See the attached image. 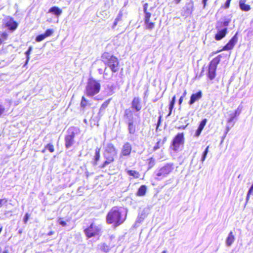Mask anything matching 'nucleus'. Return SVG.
<instances>
[{"label": "nucleus", "mask_w": 253, "mask_h": 253, "mask_svg": "<svg viewBox=\"0 0 253 253\" xmlns=\"http://www.w3.org/2000/svg\"><path fill=\"white\" fill-rule=\"evenodd\" d=\"M127 213L122 207H112L107 213L106 221L108 224H112L114 228L122 225L126 221Z\"/></svg>", "instance_id": "obj_1"}, {"label": "nucleus", "mask_w": 253, "mask_h": 253, "mask_svg": "<svg viewBox=\"0 0 253 253\" xmlns=\"http://www.w3.org/2000/svg\"><path fill=\"white\" fill-rule=\"evenodd\" d=\"M101 58L102 61L113 73H116L119 71L120 61L116 56L111 55L109 52H104L101 54Z\"/></svg>", "instance_id": "obj_2"}, {"label": "nucleus", "mask_w": 253, "mask_h": 253, "mask_svg": "<svg viewBox=\"0 0 253 253\" xmlns=\"http://www.w3.org/2000/svg\"><path fill=\"white\" fill-rule=\"evenodd\" d=\"M117 154V150L114 145L112 143H108L104 153L105 161L99 166V168L103 169L108 165L114 162Z\"/></svg>", "instance_id": "obj_3"}, {"label": "nucleus", "mask_w": 253, "mask_h": 253, "mask_svg": "<svg viewBox=\"0 0 253 253\" xmlns=\"http://www.w3.org/2000/svg\"><path fill=\"white\" fill-rule=\"evenodd\" d=\"M101 89V84L97 80L90 78L88 80L84 93L88 97H92L98 94Z\"/></svg>", "instance_id": "obj_4"}, {"label": "nucleus", "mask_w": 253, "mask_h": 253, "mask_svg": "<svg viewBox=\"0 0 253 253\" xmlns=\"http://www.w3.org/2000/svg\"><path fill=\"white\" fill-rule=\"evenodd\" d=\"M143 6V11L144 13V21L145 24V28L148 30H152L154 28L155 26V22L154 21L156 20L157 18H154V20L151 19L152 14L150 11L152 9V8L151 7V8L148 9L149 4L148 3H144Z\"/></svg>", "instance_id": "obj_5"}, {"label": "nucleus", "mask_w": 253, "mask_h": 253, "mask_svg": "<svg viewBox=\"0 0 253 253\" xmlns=\"http://www.w3.org/2000/svg\"><path fill=\"white\" fill-rule=\"evenodd\" d=\"M222 55L219 54L213 58L210 62L208 67L207 76L210 80H213L216 76V69L218 64L220 62Z\"/></svg>", "instance_id": "obj_6"}, {"label": "nucleus", "mask_w": 253, "mask_h": 253, "mask_svg": "<svg viewBox=\"0 0 253 253\" xmlns=\"http://www.w3.org/2000/svg\"><path fill=\"white\" fill-rule=\"evenodd\" d=\"M84 232L87 238H91L100 236L101 229L98 225L92 222L84 229Z\"/></svg>", "instance_id": "obj_7"}, {"label": "nucleus", "mask_w": 253, "mask_h": 253, "mask_svg": "<svg viewBox=\"0 0 253 253\" xmlns=\"http://www.w3.org/2000/svg\"><path fill=\"white\" fill-rule=\"evenodd\" d=\"M185 142L184 132L178 133L173 138L170 148L174 152L179 150L180 147L183 146Z\"/></svg>", "instance_id": "obj_8"}, {"label": "nucleus", "mask_w": 253, "mask_h": 253, "mask_svg": "<svg viewBox=\"0 0 253 253\" xmlns=\"http://www.w3.org/2000/svg\"><path fill=\"white\" fill-rule=\"evenodd\" d=\"M133 112L131 110L126 109L125 111L124 117L128 120V129L129 133L133 134L136 131V125L132 120Z\"/></svg>", "instance_id": "obj_9"}, {"label": "nucleus", "mask_w": 253, "mask_h": 253, "mask_svg": "<svg viewBox=\"0 0 253 253\" xmlns=\"http://www.w3.org/2000/svg\"><path fill=\"white\" fill-rule=\"evenodd\" d=\"M2 25L9 32H13L17 29L19 23L13 17L7 16L3 20Z\"/></svg>", "instance_id": "obj_10"}, {"label": "nucleus", "mask_w": 253, "mask_h": 253, "mask_svg": "<svg viewBox=\"0 0 253 253\" xmlns=\"http://www.w3.org/2000/svg\"><path fill=\"white\" fill-rule=\"evenodd\" d=\"M173 164L168 163L161 168L156 174L157 176L161 177H166L174 170Z\"/></svg>", "instance_id": "obj_11"}, {"label": "nucleus", "mask_w": 253, "mask_h": 253, "mask_svg": "<svg viewBox=\"0 0 253 253\" xmlns=\"http://www.w3.org/2000/svg\"><path fill=\"white\" fill-rule=\"evenodd\" d=\"M238 33H237L227 43L226 45H225L222 49L218 50L216 51H214L212 52L211 55H213L215 54H217L221 51H225V50H229L232 49L235 45L238 42Z\"/></svg>", "instance_id": "obj_12"}, {"label": "nucleus", "mask_w": 253, "mask_h": 253, "mask_svg": "<svg viewBox=\"0 0 253 253\" xmlns=\"http://www.w3.org/2000/svg\"><path fill=\"white\" fill-rule=\"evenodd\" d=\"M131 144L128 142L124 143L121 149L120 156L121 157L129 156L132 152Z\"/></svg>", "instance_id": "obj_13"}, {"label": "nucleus", "mask_w": 253, "mask_h": 253, "mask_svg": "<svg viewBox=\"0 0 253 253\" xmlns=\"http://www.w3.org/2000/svg\"><path fill=\"white\" fill-rule=\"evenodd\" d=\"M75 135V132L72 131L70 132L68 134L65 136V147L66 148L68 149L73 145L74 143V138Z\"/></svg>", "instance_id": "obj_14"}, {"label": "nucleus", "mask_w": 253, "mask_h": 253, "mask_svg": "<svg viewBox=\"0 0 253 253\" xmlns=\"http://www.w3.org/2000/svg\"><path fill=\"white\" fill-rule=\"evenodd\" d=\"M131 108L136 112H139L142 108L141 99L139 97H134L131 102Z\"/></svg>", "instance_id": "obj_15"}, {"label": "nucleus", "mask_w": 253, "mask_h": 253, "mask_svg": "<svg viewBox=\"0 0 253 253\" xmlns=\"http://www.w3.org/2000/svg\"><path fill=\"white\" fill-rule=\"evenodd\" d=\"M203 96L202 90H199L196 93H192L190 96L188 104L190 105L193 104L196 101H199Z\"/></svg>", "instance_id": "obj_16"}, {"label": "nucleus", "mask_w": 253, "mask_h": 253, "mask_svg": "<svg viewBox=\"0 0 253 253\" xmlns=\"http://www.w3.org/2000/svg\"><path fill=\"white\" fill-rule=\"evenodd\" d=\"M101 148L99 147L96 148L95 149V155L92 159V164L96 166L98 164V162L101 158Z\"/></svg>", "instance_id": "obj_17"}, {"label": "nucleus", "mask_w": 253, "mask_h": 253, "mask_svg": "<svg viewBox=\"0 0 253 253\" xmlns=\"http://www.w3.org/2000/svg\"><path fill=\"white\" fill-rule=\"evenodd\" d=\"M241 108L238 107L237 109L233 112L231 113L229 115V118L227 122L228 123H232L236 118L241 114Z\"/></svg>", "instance_id": "obj_18"}, {"label": "nucleus", "mask_w": 253, "mask_h": 253, "mask_svg": "<svg viewBox=\"0 0 253 253\" xmlns=\"http://www.w3.org/2000/svg\"><path fill=\"white\" fill-rule=\"evenodd\" d=\"M217 30L218 32L215 35L214 38L216 41H220L225 37L228 32V29L227 28H224L222 30Z\"/></svg>", "instance_id": "obj_19"}, {"label": "nucleus", "mask_w": 253, "mask_h": 253, "mask_svg": "<svg viewBox=\"0 0 253 253\" xmlns=\"http://www.w3.org/2000/svg\"><path fill=\"white\" fill-rule=\"evenodd\" d=\"M239 7L243 11H249L251 9V6L250 4L246 3V0H239Z\"/></svg>", "instance_id": "obj_20"}, {"label": "nucleus", "mask_w": 253, "mask_h": 253, "mask_svg": "<svg viewBox=\"0 0 253 253\" xmlns=\"http://www.w3.org/2000/svg\"><path fill=\"white\" fill-rule=\"evenodd\" d=\"M167 136H165L162 139L158 140L156 145L153 147V151H155L163 146L165 143L167 142Z\"/></svg>", "instance_id": "obj_21"}, {"label": "nucleus", "mask_w": 253, "mask_h": 253, "mask_svg": "<svg viewBox=\"0 0 253 253\" xmlns=\"http://www.w3.org/2000/svg\"><path fill=\"white\" fill-rule=\"evenodd\" d=\"M91 103L84 96H83L81 98L80 106L83 109H85L87 106L91 105Z\"/></svg>", "instance_id": "obj_22"}, {"label": "nucleus", "mask_w": 253, "mask_h": 253, "mask_svg": "<svg viewBox=\"0 0 253 253\" xmlns=\"http://www.w3.org/2000/svg\"><path fill=\"white\" fill-rule=\"evenodd\" d=\"M147 189V186L145 185H141L136 193V196L139 197L144 196L146 193Z\"/></svg>", "instance_id": "obj_23"}, {"label": "nucleus", "mask_w": 253, "mask_h": 253, "mask_svg": "<svg viewBox=\"0 0 253 253\" xmlns=\"http://www.w3.org/2000/svg\"><path fill=\"white\" fill-rule=\"evenodd\" d=\"M48 12L52 13V14H54L55 15H56L57 16H59L61 14L62 11L58 7L54 6L51 7L49 9Z\"/></svg>", "instance_id": "obj_24"}, {"label": "nucleus", "mask_w": 253, "mask_h": 253, "mask_svg": "<svg viewBox=\"0 0 253 253\" xmlns=\"http://www.w3.org/2000/svg\"><path fill=\"white\" fill-rule=\"evenodd\" d=\"M235 241V237L233 232L231 231L226 239V243L227 246H230Z\"/></svg>", "instance_id": "obj_25"}, {"label": "nucleus", "mask_w": 253, "mask_h": 253, "mask_svg": "<svg viewBox=\"0 0 253 253\" xmlns=\"http://www.w3.org/2000/svg\"><path fill=\"white\" fill-rule=\"evenodd\" d=\"M231 20L230 19H225L223 22H219L218 25H216V28L217 29H219L222 27H225V28H227L230 23L231 22Z\"/></svg>", "instance_id": "obj_26"}, {"label": "nucleus", "mask_w": 253, "mask_h": 253, "mask_svg": "<svg viewBox=\"0 0 253 253\" xmlns=\"http://www.w3.org/2000/svg\"><path fill=\"white\" fill-rule=\"evenodd\" d=\"M128 175L132 176L134 178H138L139 177L140 174L138 171L128 169L126 170Z\"/></svg>", "instance_id": "obj_27"}, {"label": "nucleus", "mask_w": 253, "mask_h": 253, "mask_svg": "<svg viewBox=\"0 0 253 253\" xmlns=\"http://www.w3.org/2000/svg\"><path fill=\"white\" fill-rule=\"evenodd\" d=\"M175 99H176V96H175V95H174L172 97V98L171 100L170 101V103H169V115H168L169 116L170 115V114L172 113V110H173V109L174 108V104H175Z\"/></svg>", "instance_id": "obj_28"}, {"label": "nucleus", "mask_w": 253, "mask_h": 253, "mask_svg": "<svg viewBox=\"0 0 253 253\" xmlns=\"http://www.w3.org/2000/svg\"><path fill=\"white\" fill-rule=\"evenodd\" d=\"M8 34L6 32H3L0 33V45L3 43L4 41L7 39Z\"/></svg>", "instance_id": "obj_29"}, {"label": "nucleus", "mask_w": 253, "mask_h": 253, "mask_svg": "<svg viewBox=\"0 0 253 253\" xmlns=\"http://www.w3.org/2000/svg\"><path fill=\"white\" fill-rule=\"evenodd\" d=\"M46 149H48L50 153H53L54 151V145L51 143L47 144L45 146V148L42 151V152L44 153Z\"/></svg>", "instance_id": "obj_30"}, {"label": "nucleus", "mask_w": 253, "mask_h": 253, "mask_svg": "<svg viewBox=\"0 0 253 253\" xmlns=\"http://www.w3.org/2000/svg\"><path fill=\"white\" fill-rule=\"evenodd\" d=\"M32 50V46H31L29 47L28 49L25 52V54L27 56L26 64H27L28 62V61L30 59V53Z\"/></svg>", "instance_id": "obj_31"}, {"label": "nucleus", "mask_w": 253, "mask_h": 253, "mask_svg": "<svg viewBox=\"0 0 253 253\" xmlns=\"http://www.w3.org/2000/svg\"><path fill=\"white\" fill-rule=\"evenodd\" d=\"M57 222L62 226L66 227L67 225L66 221L64 220V219L62 217L59 218L57 220Z\"/></svg>", "instance_id": "obj_32"}, {"label": "nucleus", "mask_w": 253, "mask_h": 253, "mask_svg": "<svg viewBox=\"0 0 253 253\" xmlns=\"http://www.w3.org/2000/svg\"><path fill=\"white\" fill-rule=\"evenodd\" d=\"M207 123V119H204L202 120V121L200 122V125L198 126V128L203 129L204 127L205 126L206 124Z\"/></svg>", "instance_id": "obj_33"}, {"label": "nucleus", "mask_w": 253, "mask_h": 253, "mask_svg": "<svg viewBox=\"0 0 253 253\" xmlns=\"http://www.w3.org/2000/svg\"><path fill=\"white\" fill-rule=\"evenodd\" d=\"M110 248L106 244H103L101 246V250L104 252H108L110 250Z\"/></svg>", "instance_id": "obj_34"}, {"label": "nucleus", "mask_w": 253, "mask_h": 253, "mask_svg": "<svg viewBox=\"0 0 253 253\" xmlns=\"http://www.w3.org/2000/svg\"><path fill=\"white\" fill-rule=\"evenodd\" d=\"M45 38H46L45 36H44V34H41L37 36L36 38V41L37 42H40L43 40Z\"/></svg>", "instance_id": "obj_35"}, {"label": "nucleus", "mask_w": 253, "mask_h": 253, "mask_svg": "<svg viewBox=\"0 0 253 253\" xmlns=\"http://www.w3.org/2000/svg\"><path fill=\"white\" fill-rule=\"evenodd\" d=\"M53 32L54 31L52 29H48L45 31L44 34L45 37L46 38L51 36L53 34Z\"/></svg>", "instance_id": "obj_36"}, {"label": "nucleus", "mask_w": 253, "mask_h": 253, "mask_svg": "<svg viewBox=\"0 0 253 253\" xmlns=\"http://www.w3.org/2000/svg\"><path fill=\"white\" fill-rule=\"evenodd\" d=\"M209 146H207V147L206 148V149H205V151L203 153L202 158V161L204 162L205 160V159L207 157V155L209 152Z\"/></svg>", "instance_id": "obj_37"}, {"label": "nucleus", "mask_w": 253, "mask_h": 253, "mask_svg": "<svg viewBox=\"0 0 253 253\" xmlns=\"http://www.w3.org/2000/svg\"><path fill=\"white\" fill-rule=\"evenodd\" d=\"M109 103V100L105 101L101 106L100 108V111L104 110L108 105Z\"/></svg>", "instance_id": "obj_38"}, {"label": "nucleus", "mask_w": 253, "mask_h": 253, "mask_svg": "<svg viewBox=\"0 0 253 253\" xmlns=\"http://www.w3.org/2000/svg\"><path fill=\"white\" fill-rule=\"evenodd\" d=\"M122 19V15L120 14L119 16L116 18L115 20V21L113 23V28H115L117 25L118 24V23Z\"/></svg>", "instance_id": "obj_39"}, {"label": "nucleus", "mask_w": 253, "mask_h": 253, "mask_svg": "<svg viewBox=\"0 0 253 253\" xmlns=\"http://www.w3.org/2000/svg\"><path fill=\"white\" fill-rule=\"evenodd\" d=\"M149 169L152 168L155 164V161L153 158H150L149 160Z\"/></svg>", "instance_id": "obj_40"}, {"label": "nucleus", "mask_w": 253, "mask_h": 253, "mask_svg": "<svg viewBox=\"0 0 253 253\" xmlns=\"http://www.w3.org/2000/svg\"><path fill=\"white\" fill-rule=\"evenodd\" d=\"M30 214L28 213H26L23 218V221L25 224H26L29 219Z\"/></svg>", "instance_id": "obj_41"}, {"label": "nucleus", "mask_w": 253, "mask_h": 253, "mask_svg": "<svg viewBox=\"0 0 253 253\" xmlns=\"http://www.w3.org/2000/svg\"><path fill=\"white\" fill-rule=\"evenodd\" d=\"M188 125H189V124L187 123L186 125L176 126L175 128L178 130L185 129L187 127V126H188Z\"/></svg>", "instance_id": "obj_42"}, {"label": "nucleus", "mask_w": 253, "mask_h": 253, "mask_svg": "<svg viewBox=\"0 0 253 253\" xmlns=\"http://www.w3.org/2000/svg\"><path fill=\"white\" fill-rule=\"evenodd\" d=\"M231 0H227L223 7L225 8V9H226V8H228L230 6V2H231Z\"/></svg>", "instance_id": "obj_43"}, {"label": "nucleus", "mask_w": 253, "mask_h": 253, "mask_svg": "<svg viewBox=\"0 0 253 253\" xmlns=\"http://www.w3.org/2000/svg\"><path fill=\"white\" fill-rule=\"evenodd\" d=\"M162 116L161 115H160L159 117V119H158V121L157 122V127H156V129H157L158 128V127L160 126L161 125V122H162Z\"/></svg>", "instance_id": "obj_44"}, {"label": "nucleus", "mask_w": 253, "mask_h": 253, "mask_svg": "<svg viewBox=\"0 0 253 253\" xmlns=\"http://www.w3.org/2000/svg\"><path fill=\"white\" fill-rule=\"evenodd\" d=\"M193 11V6H191L190 7H187L186 10V13L188 14H191Z\"/></svg>", "instance_id": "obj_45"}, {"label": "nucleus", "mask_w": 253, "mask_h": 253, "mask_svg": "<svg viewBox=\"0 0 253 253\" xmlns=\"http://www.w3.org/2000/svg\"><path fill=\"white\" fill-rule=\"evenodd\" d=\"M5 112V108L1 105H0V118L1 117L2 114Z\"/></svg>", "instance_id": "obj_46"}, {"label": "nucleus", "mask_w": 253, "mask_h": 253, "mask_svg": "<svg viewBox=\"0 0 253 253\" xmlns=\"http://www.w3.org/2000/svg\"><path fill=\"white\" fill-rule=\"evenodd\" d=\"M7 200L6 199H0V207H1L3 204L6 203Z\"/></svg>", "instance_id": "obj_47"}, {"label": "nucleus", "mask_w": 253, "mask_h": 253, "mask_svg": "<svg viewBox=\"0 0 253 253\" xmlns=\"http://www.w3.org/2000/svg\"><path fill=\"white\" fill-rule=\"evenodd\" d=\"M202 130H203L202 129H201L199 128H198V129L196 131L195 136L197 137H198L199 136H200Z\"/></svg>", "instance_id": "obj_48"}, {"label": "nucleus", "mask_w": 253, "mask_h": 253, "mask_svg": "<svg viewBox=\"0 0 253 253\" xmlns=\"http://www.w3.org/2000/svg\"><path fill=\"white\" fill-rule=\"evenodd\" d=\"M182 0H173V2L175 4H178L181 2Z\"/></svg>", "instance_id": "obj_49"}, {"label": "nucleus", "mask_w": 253, "mask_h": 253, "mask_svg": "<svg viewBox=\"0 0 253 253\" xmlns=\"http://www.w3.org/2000/svg\"><path fill=\"white\" fill-rule=\"evenodd\" d=\"M208 0H202L203 3L204 5V7H205L206 6Z\"/></svg>", "instance_id": "obj_50"}, {"label": "nucleus", "mask_w": 253, "mask_h": 253, "mask_svg": "<svg viewBox=\"0 0 253 253\" xmlns=\"http://www.w3.org/2000/svg\"><path fill=\"white\" fill-rule=\"evenodd\" d=\"M183 99H184V98H183V97H181H181H180V98H179V105H180V104L182 103V102H183Z\"/></svg>", "instance_id": "obj_51"}, {"label": "nucleus", "mask_w": 253, "mask_h": 253, "mask_svg": "<svg viewBox=\"0 0 253 253\" xmlns=\"http://www.w3.org/2000/svg\"><path fill=\"white\" fill-rule=\"evenodd\" d=\"M1 251H2V249L0 247V253H8V250H4L2 253H1Z\"/></svg>", "instance_id": "obj_52"}, {"label": "nucleus", "mask_w": 253, "mask_h": 253, "mask_svg": "<svg viewBox=\"0 0 253 253\" xmlns=\"http://www.w3.org/2000/svg\"><path fill=\"white\" fill-rule=\"evenodd\" d=\"M186 94H187V91H186V90H185L184 92L183 93V94L181 96V97H183V98H184V97L185 96Z\"/></svg>", "instance_id": "obj_53"}, {"label": "nucleus", "mask_w": 253, "mask_h": 253, "mask_svg": "<svg viewBox=\"0 0 253 253\" xmlns=\"http://www.w3.org/2000/svg\"><path fill=\"white\" fill-rule=\"evenodd\" d=\"M53 234H54V232L53 231H50V232H49L47 233V235L48 236H51V235H53Z\"/></svg>", "instance_id": "obj_54"}, {"label": "nucleus", "mask_w": 253, "mask_h": 253, "mask_svg": "<svg viewBox=\"0 0 253 253\" xmlns=\"http://www.w3.org/2000/svg\"><path fill=\"white\" fill-rule=\"evenodd\" d=\"M22 232H23V231H22V229L19 230V231H18V233H19V234H22Z\"/></svg>", "instance_id": "obj_55"}, {"label": "nucleus", "mask_w": 253, "mask_h": 253, "mask_svg": "<svg viewBox=\"0 0 253 253\" xmlns=\"http://www.w3.org/2000/svg\"><path fill=\"white\" fill-rule=\"evenodd\" d=\"M167 251H164L162 252V253H166Z\"/></svg>", "instance_id": "obj_56"}]
</instances>
